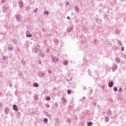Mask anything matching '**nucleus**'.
I'll use <instances>...</instances> for the list:
<instances>
[{"mask_svg": "<svg viewBox=\"0 0 126 126\" xmlns=\"http://www.w3.org/2000/svg\"><path fill=\"white\" fill-rule=\"evenodd\" d=\"M67 63H68V62H67V61H64L63 62V64H64V65H66V64H67Z\"/></svg>", "mask_w": 126, "mask_h": 126, "instance_id": "obj_6", "label": "nucleus"}, {"mask_svg": "<svg viewBox=\"0 0 126 126\" xmlns=\"http://www.w3.org/2000/svg\"><path fill=\"white\" fill-rule=\"evenodd\" d=\"M67 19H69V17H67Z\"/></svg>", "mask_w": 126, "mask_h": 126, "instance_id": "obj_18", "label": "nucleus"}, {"mask_svg": "<svg viewBox=\"0 0 126 126\" xmlns=\"http://www.w3.org/2000/svg\"><path fill=\"white\" fill-rule=\"evenodd\" d=\"M44 13L45 14H48L49 13L48 12V11H45Z\"/></svg>", "mask_w": 126, "mask_h": 126, "instance_id": "obj_15", "label": "nucleus"}, {"mask_svg": "<svg viewBox=\"0 0 126 126\" xmlns=\"http://www.w3.org/2000/svg\"><path fill=\"white\" fill-rule=\"evenodd\" d=\"M114 91H117L118 90V89L117 88H114Z\"/></svg>", "mask_w": 126, "mask_h": 126, "instance_id": "obj_12", "label": "nucleus"}, {"mask_svg": "<svg viewBox=\"0 0 126 126\" xmlns=\"http://www.w3.org/2000/svg\"><path fill=\"white\" fill-rule=\"evenodd\" d=\"M17 19H18V20H20V17L17 16Z\"/></svg>", "mask_w": 126, "mask_h": 126, "instance_id": "obj_13", "label": "nucleus"}, {"mask_svg": "<svg viewBox=\"0 0 126 126\" xmlns=\"http://www.w3.org/2000/svg\"><path fill=\"white\" fill-rule=\"evenodd\" d=\"M87 125L88 126H92V125H93V123H92V122H88L87 123Z\"/></svg>", "mask_w": 126, "mask_h": 126, "instance_id": "obj_4", "label": "nucleus"}, {"mask_svg": "<svg viewBox=\"0 0 126 126\" xmlns=\"http://www.w3.org/2000/svg\"><path fill=\"white\" fill-rule=\"evenodd\" d=\"M63 103H65V102H66V99L63 98Z\"/></svg>", "mask_w": 126, "mask_h": 126, "instance_id": "obj_9", "label": "nucleus"}, {"mask_svg": "<svg viewBox=\"0 0 126 126\" xmlns=\"http://www.w3.org/2000/svg\"><path fill=\"white\" fill-rule=\"evenodd\" d=\"M122 88H120L119 90V92H120V91H122Z\"/></svg>", "mask_w": 126, "mask_h": 126, "instance_id": "obj_14", "label": "nucleus"}, {"mask_svg": "<svg viewBox=\"0 0 126 126\" xmlns=\"http://www.w3.org/2000/svg\"><path fill=\"white\" fill-rule=\"evenodd\" d=\"M67 92H68V94H70L71 93V91L68 90Z\"/></svg>", "mask_w": 126, "mask_h": 126, "instance_id": "obj_10", "label": "nucleus"}, {"mask_svg": "<svg viewBox=\"0 0 126 126\" xmlns=\"http://www.w3.org/2000/svg\"><path fill=\"white\" fill-rule=\"evenodd\" d=\"M46 100H47V101H49V100H50V97L47 96V97H46Z\"/></svg>", "mask_w": 126, "mask_h": 126, "instance_id": "obj_11", "label": "nucleus"}, {"mask_svg": "<svg viewBox=\"0 0 126 126\" xmlns=\"http://www.w3.org/2000/svg\"><path fill=\"white\" fill-rule=\"evenodd\" d=\"M52 73V71L49 70V73Z\"/></svg>", "mask_w": 126, "mask_h": 126, "instance_id": "obj_16", "label": "nucleus"}, {"mask_svg": "<svg viewBox=\"0 0 126 126\" xmlns=\"http://www.w3.org/2000/svg\"><path fill=\"white\" fill-rule=\"evenodd\" d=\"M13 108H14V110H15V111H17V107L16 105H14Z\"/></svg>", "mask_w": 126, "mask_h": 126, "instance_id": "obj_5", "label": "nucleus"}, {"mask_svg": "<svg viewBox=\"0 0 126 126\" xmlns=\"http://www.w3.org/2000/svg\"><path fill=\"white\" fill-rule=\"evenodd\" d=\"M113 85H114V83H113V82H110L108 84V86L109 87H112V86H113Z\"/></svg>", "mask_w": 126, "mask_h": 126, "instance_id": "obj_1", "label": "nucleus"}, {"mask_svg": "<svg viewBox=\"0 0 126 126\" xmlns=\"http://www.w3.org/2000/svg\"><path fill=\"white\" fill-rule=\"evenodd\" d=\"M44 123H47L48 122V119L46 118H45L44 120Z\"/></svg>", "mask_w": 126, "mask_h": 126, "instance_id": "obj_8", "label": "nucleus"}, {"mask_svg": "<svg viewBox=\"0 0 126 126\" xmlns=\"http://www.w3.org/2000/svg\"><path fill=\"white\" fill-rule=\"evenodd\" d=\"M19 4L20 7H22L23 6L22 1H20L19 3Z\"/></svg>", "mask_w": 126, "mask_h": 126, "instance_id": "obj_3", "label": "nucleus"}, {"mask_svg": "<svg viewBox=\"0 0 126 126\" xmlns=\"http://www.w3.org/2000/svg\"><path fill=\"white\" fill-rule=\"evenodd\" d=\"M33 86H34V87H38V86H39V85H38V84L37 83H34Z\"/></svg>", "mask_w": 126, "mask_h": 126, "instance_id": "obj_7", "label": "nucleus"}, {"mask_svg": "<svg viewBox=\"0 0 126 126\" xmlns=\"http://www.w3.org/2000/svg\"><path fill=\"white\" fill-rule=\"evenodd\" d=\"M26 34H27V37H32V34H29V32H27Z\"/></svg>", "mask_w": 126, "mask_h": 126, "instance_id": "obj_2", "label": "nucleus"}, {"mask_svg": "<svg viewBox=\"0 0 126 126\" xmlns=\"http://www.w3.org/2000/svg\"><path fill=\"white\" fill-rule=\"evenodd\" d=\"M124 47H123L122 49V51H124Z\"/></svg>", "mask_w": 126, "mask_h": 126, "instance_id": "obj_17", "label": "nucleus"}]
</instances>
